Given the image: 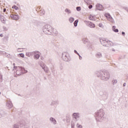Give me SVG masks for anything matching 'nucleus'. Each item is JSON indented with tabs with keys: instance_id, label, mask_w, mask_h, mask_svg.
I'll return each instance as SVG.
<instances>
[{
	"instance_id": "f257e3e1",
	"label": "nucleus",
	"mask_w": 128,
	"mask_h": 128,
	"mask_svg": "<svg viewBox=\"0 0 128 128\" xmlns=\"http://www.w3.org/2000/svg\"><path fill=\"white\" fill-rule=\"evenodd\" d=\"M16 74L17 76H20L21 74H26V71L24 69V68L20 66H18L16 67Z\"/></svg>"
},
{
	"instance_id": "f03ea898",
	"label": "nucleus",
	"mask_w": 128,
	"mask_h": 128,
	"mask_svg": "<svg viewBox=\"0 0 128 128\" xmlns=\"http://www.w3.org/2000/svg\"><path fill=\"white\" fill-rule=\"evenodd\" d=\"M100 43L104 46H108V44H112V42H110V40H106V39H100Z\"/></svg>"
},
{
	"instance_id": "7ed1b4c3",
	"label": "nucleus",
	"mask_w": 128,
	"mask_h": 128,
	"mask_svg": "<svg viewBox=\"0 0 128 128\" xmlns=\"http://www.w3.org/2000/svg\"><path fill=\"white\" fill-rule=\"evenodd\" d=\"M46 30L44 29V32H46V34H50L52 33V30L54 29L50 26V25H46L45 26Z\"/></svg>"
},
{
	"instance_id": "20e7f679",
	"label": "nucleus",
	"mask_w": 128,
	"mask_h": 128,
	"mask_svg": "<svg viewBox=\"0 0 128 128\" xmlns=\"http://www.w3.org/2000/svg\"><path fill=\"white\" fill-rule=\"evenodd\" d=\"M36 10L40 13V16H44L46 14V11L44 9H42L40 7L38 8Z\"/></svg>"
},
{
	"instance_id": "39448f33",
	"label": "nucleus",
	"mask_w": 128,
	"mask_h": 128,
	"mask_svg": "<svg viewBox=\"0 0 128 128\" xmlns=\"http://www.w3.org/2000/svg\"><path fill=\"white\" fill-rule=\"evenodd\" d=\"M33 54H34V58L36 60H38L40 58V53L38 52H33Z\"/></svg>"
},
{
	"instance_id": "423d86ee",
	"label": "nucleus",
	"mask_w": 128,
	"mask_h": 128,
	"mask_svg": "<svg viewBox=\"0 0 128 128\" xmlns=\"http://www.w3.org/2000/svg\"><path fill=\"white\" fill-rule=\"evenodd\" d=\"M104 16L108 20L110 21L112 20V17L110 14L106 13L104 14Z\"/></svg>"
},
{
	"instance_id": "0eeeda50",
	"label": "nucleus",
	"mask_w": 128,
	"mask_h": 128,
	"mask_svg": "<svg viewBox=\"0 0 128 128\" xmlns=\"http://www.w3.org/2000/svg\"><path fill=\"white\" fill-rule=\"evenodd\" d=\"M0 20L3 24H6V17L4 16H0Z\"/></svg>"
},
{
	"instance_id": "6e6552de",
	"label": "nucleus",
	"mask_w": 128,
	"mask_h": 128,
	"mask_svg": "<svg viewBox=\"0 0 128 128\" xmlns=\"http://www.w3.org/2000/svg\"><path fill=\"white\" fill-rule=\"evenodd\" d=\"M10 18H12V20H18V15H14L12 14L10 15Z\"/></svg>"
},
{
	"instance_id": "1a4fd4ad",
	"label": "nucleus",
	"mask_w": 128,
	"mask_h": 128,
	"mask_svg": "<svg viewBox=\"0 0 128 128\" xmlns=\"http://www.w3.org/2000/svg\"><path fill=\"white\" fill-rule=\"evenodd\" d=\"M89 19L90 20H96V17L94 16V15H90L89 16Z\"/></svg>"
},
{
	"instance_id": "9d476101",
	"label": "nucleus",
	"mask_w": 128,
	"mask_h": 128,
	"mask_svg": "<svg viewBox=\"0 0 128 128\" xmlns=\"http://www.w3.org/2000/svg\"><path fill=\"white\" fill-rule=\"evenodd\" d=\"M73 116L74 118H80V114L78 113H74Z\"/></svg>"
},
{
	"instance_id": "9b49d317",
	"label": "nucleus",
	"mask_w": 128,
	"mask_h": 128,
	"mask_svg": "<svg viewBox=\"0 0 128 128\" xmlns=\"http://www.w3.org/2000/svg\"><path fill=\"white\" fill-rule=\"evenodd\" d=\"M88 24H89V26L90 28H95L96 26V25H94V23H92L91 22H88Z\"/></svg>"
},
{
	"instance_id": "f8f14e48",
	"label": "nucleus",
	"mask_w": 128,
	"mask_h": 128,
	"mask_svg": "<svg viewBox=\"0 0 128 128\" xmlns=\"http://www.w3.org/2000/svg\"><path fill=\"white\" fill-rule=\"evenodd\" d=\"M74 18H72V17L69 18L70 22V23L74 22Z\"/></svg>"
},
{
	"instance_id": "ddd939ff",
	"label": "nucleus",
	"mask_w": 128,
	"mask_h": 128,
	"mask_svg": "<svg viewBox=\"0 0 128 128\" xmlns=\"http://www.w3.org/2000/svg\"><path fill=\"white\" fill-rule=\"evenodd\" d=\"M112 30L114 32H118V30L116 29V26H112Z\"/></svg>"
},
{
	"instance_id": "4468645a",
	"label": "nucleus",
	"mask_w": 128,
	"mask_h": 128,
	"mask_svg": "<svg viewBox=\"0 0 128 128\" xmlns=\"http://www.w3.org/2000/svg\"><path fill=\"white\" fill-rule=\"evenodd\" d=\"M78 20H77L74 21V26H78Z\"/></svg>"
},
{
	"instance_id": "2eb2a0df",
	"label": "nucleus",
	"mask_w": 128,
	"mask_h": 128,
	"mask_svg": "<svg viewBox=\"0 0 128 128\" xmlns=\"http://www.w3.org/2000/svg\"><path fill=\"white\" fill-rule=\"evenodd\" d=\"M12 8H14L16 10H18V7L16 6V5H14L12 6Z\"/></svg>"
},
{
	"instance_id": "dca6fc26",
	"label": "nucleus",
	"mask_w": 128,
	"mask_h": 128,
	"mask_svg": "<svg viewBox=\"0 0 128 128\" xmlns=\"http://www.w3.org/2000/svg\"><path fill=\"white\" fill-rule=\"evenodd\" d=\"M26 56L30 57V56H32V53H30V52H27L26 53Z\"/></svg>"
},
{
	"instance_id": "f3484780",
	"label": "nucleus",
	"mask_w": 128,
	"mask_h": 128,
	"mask_svg": "<svg viewBox=\"0 0 128 128\" xmlns=\"http://www.w3.org/2000/svg\"><path fill=\"white\" fill-rule=\"evenodd\" d=\"M18 56H20L21 58H24V54L23 53L18 54Z\"/></svg>"
},
{
	"instance_id": "a211bd4d",
	"label": "nucleus",
	"mask_w": 128,
	"mask_h": 128,
	"mask_svg": "<svg viewBox=\"0 0 128 128\" xmlns=\"http://www.w3.org/2000/svg\"><path fill=\"white\" fill-rule=\"evenodd\" d=\"M18 52H24V50H22V48H18Z\"/></svg>"
},
{
	"instance_id": "6ab92c4d",
	"label": "nucleus",
	"mask_w": 128,
	"mask_h": 128,
	"mask_svg": "<svg viewBox=\"0 0 128 128\" xmlns=\"http://www.w3.org/2000/svg\"><path fill=\"white\" fill-rule=\"evenodd\" d=\"M82 10V8L80 7H77L76 8V10L78 11V12H80V10Z\"/></svg>"
},
{
	"instance_id": "aec40b11",
	"label": "nucleus",
	"mask_w": 128,
	"mask_h": 128,
	"mask_svg": "<svg viewBox=\"0 0 128 128\" xmlns=\"http://www.w3.org/2000/svg\"><path fill=\"white\" fill-rule=\"evenodd\" d=\"M2 74H0V82H2Z\"/></svg>"
},
{
	"instance_id": "412c9836",
	"label": "nucleus",
	"mask_w": 128,
	"mask_h": 128,
	"mask_svg": "<svg viewBox=\"0 0 128 128\" xmlns=\"http://www.w3.org/2000/svg\"><path fill=\"white\" fill-rule=\"evenodd\" d=\"M65 12H68V13L70 12V10L68 9H66V10H65Z\"/></svg>"
},
{
	"instance_id": "4be33fe9",
	"label": "nucleus",
	"mask_w": 128,
	"mask_h": 128,
	"mask_svg": "<svg viewBox=\"0 0 128 128\" xmlns=\"http://www.w3.org/2000/svg\"><path fill=\"white\" fill-rule=\"evenodd\" d=\"M77 128H82V125H80V124H78Z\"/></svg>"
},
{
	"instance_id": "5701e85b",
	"label": "nucleus",
	"mask_w": 128,
	"mask_h": 128,
	"mask_svg": "<svg viewBox=\"0 0 128 128\" xmlns=\"http://www.w3.org/2000/svg\"><path fill=\"white\" fill-rule=\"evenodd\" d=\"M98 26L100 27V28H102V26H104L102 25V24H98Z\"/></svg>"
},
{
	"instance_id": "b1692460",
	"label": "nucleus",
	"mask_w": 128,
	"mask_h": 128,
	"mask_svg": "<svg viewBox=\"0 0 128 128\" xmlns=\"http://www.w3.org/2000/svg\"><path fill=\"white\" fill-rule=\"evenodd\" d=\"M88 8H92V5H90V6H88Z\"/></svg>"
},
{
	"instance_id": "393cba45",
	"label": "nucleus",
	"mask_w": 128,
	"mask_h": 128,
	"mask_svg": "<svg viewBox=\"0 0 128 128\" xmlns=\"http://www.w3.org/2000/svg\"><path fill=\"white\" fill-rule=\"evenodd\" d=\"M14 128H18V125H14Z\"/></svg>"
},
{
	"instance_id": "a878e982",
	"label": "nucleus",
	"mask_w": 128,
	"mask_h": 128,
	"mask_svg": "<svg viewBox=\"0 0 128 128\" xmlns=\"http://www.w3.org/2000/svg\"><path fill=\"white\" fill-rule=\"evenodd\" d=\"M0 36L1 38H2V37L4 36V34H0Z\"/></svg>"
},
{
	"instance_id": "bb28decb",
	"label": "nucleus",
	"mask_w": 128,
	"mask_h": 128,
	"mask_svg": "<svg viewBox=\"0 0 128 128\" xmlns=\"http://www.w3.org/2000/svg\"><path fill=\"white\" fill-rule=\"evenodd\" d=\"M6 9L4 8V12H6Z\"/></svg>"
},
{
	"instance_id": "cd10ccee",
	"label": "nucleus",
	"mask_w": 128,
	"mask_h": 128,
	"mask_svg": "<svg viewBox=\"0 0 128 128\" xmlns=\"http://www.w3.org/2000/svg\"><path fill=\"white\" fill-rule=\"evenodd\" d=\"M122 34H123V36H124V34H126V33H124V32H122Z\"/></svg>"
},
{
	"instance_id": "c85d7f7f",
	"label": "nucleus",
	"mask_w": 128,
	"mask_h": 128,
	"mask_svg": "<svg viewBox=\"0 0 128 128\" xmlns=\"http://www.w3.org/2000/svg\"><path fill=\"white\" fill-rule=\"evenodd\" d=\"M50 120H54V118H50Z\"/></svg>"
},
{
	"instance_id": "c756f323",
	"label": "nucleus",
	"mask_w": 128,
	"mask_h": 128,
	"mask_svg": "<svg viewBox=\"0 0 128 128\" xmlns=\"http://www.w3.org/2000/svg\"><path fill=\"white\" fill-rule=\"evenodd\" d=\"M15 65H16L15 64H13V66H14V68H16V66H14Z\"/></svg>"
},
{
	"instance_id": "7c9ffc66",
	"label": "nucleus",
	"mask_w": 128,
	"mask_h": 128,
	"mask_svg": "<svg viewBox=\"0 0 128 128\" xmlns=\"http://www.w3.org/2000/svg\"><path fill=\"white\" fill-rule=\"evenodd\" d=\"M74 52H76V54H78V52H76V50H74Z\"/></svg>"
},
{
	"instance_id": "2f4dec72",
	"label": "nucleus",
	"mask_w": 128,
	"mask_h": 128,
	"mask_svg": "<svg viewBox=\"0 0 128 128\" xmlns=\"http://www.w3.org/2000/svg\"><path fill=\"white\" fill-rule=\"evenodd\" d=\"M124 86H126V83H124V84H123Z\"/></svg>"
},
{
	"instance_id": "473e14b6",
	"label": "nucleus",
	"mask_w": 128,
	"mask_h": 128,
	"mask_svg": "<svg viewBox=\"0 0 128 128\" xmlns=\"http://www.w3.org/2000/svg\"><path fill=\"white\" fill-rule=\"evenodd\" d=\"M74 126V124H72V126Z\"/></svg>"
},
{
	"instance_id": "72a5a7b5",
	"label": "nucleus",
	"mask_w": 128,
	"mask_h": 128,
	"mask_svg": "<svg viewBox=\"0 0 128 128\" xmlns=\"http://www.w3.org/2000/svg\"><path fill=\"white\" fill-rule=\"evenodd\" d=\"M100 56H102V54H99Z\"/></svg>"
},
{
	"instance_id": "f704fd0d",
	"label": "nucleus",
	"mask_w": 128,
	"mask_h": 128,
	"mask_svg": "<svg viewBox=\"0 0 128 128\" xmlns=\"http://www.w3.org/2000/svg\"><path fill=\"white\" fill-rule=\"evenodd\" d=\"M77 54H78V56H80V54H78V53H77Z\"/></svg>"
},
{
	"instance_id": "c9c22d12",
	"label": "nucleus",
	"mask_w": 128,
	"mask_h": 128,
	"mask_svg": "<svg viewBox=\"0 0 128 128\" xmlns=\"http://www.w3.org/2000/svg\"><path fill=\"white\" fill-rule=\"evenodd\" d=\"M54 122H56V121L55 120H54Z\"/></svg>"
},
{
	"instance_id": "e433bc0d",
	"label": "nucleus",
	"mask_w": 128,
	"mask_h": 128,
	"mask_svg": "<svg viewBox=\"0 0 128 128\" xmlns=\"http://www.w3.org/2000/svg\"><path fill=\"white\" fill-rule=\"evenodd\" d=\"M0 94H1V93H0Z\"/></svg>"
}]
</instances>
